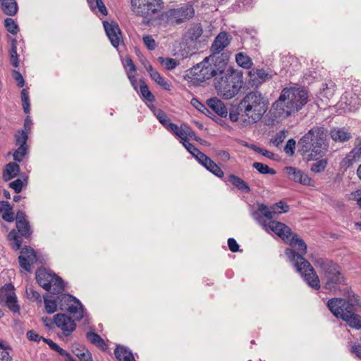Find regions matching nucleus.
<instances>
[{"label":"nucleus","instance_id":"1","mask_svg":"<svg viewBox=\"0 0 361 361\" xmlns=\"http://www.w3.org/2000/svg\"><path fill=\"white\" fill-rule=\"evenodd\" d=\"M267 99L258 91H251L246 94L239 102L238 107L229 113L231 121L239 119L245 125H252L260 121L268 109Z\"/></svg>","mask_w":361,"mask_h":361},{"label":"nucleus","instance_id":"2","mask_svg":"<svg viewBox=\"0 0 361 361\" xmlns=\"http://www.w3.org/2000/svg\"><path fill=\"white\" fill-rule=\"evenodd\" d=\"M308 102L307 92L302 88L286 87L271 107L274 119H286L294 116Z\"/></svg>","mask_w":361,"mask_h":361},{"label":"nucleus","instance_id":"3","mask_svg":"<svg viewBox=\"0 0 361 361\" xmlns=\"http://www.w3.org/2000/svg\"><path fill=\"white\" fill-rule=\"evenodd\" d=\"M287 242H289L293 249L287 248L285 251L286 255L294 264L297 271L301 274L307 283L311 288L319 290L321 287L319 276L313 267L303 257L307 252L306 243L297 235H292Z\"/></svg>","mask_w":361,"mask_h":361},{"label":"nucleus","instance_id":"4","mask_svg":"<svg viewBox=\"0 0 361 361\" xmlns=\"http://www.w3.org/2000/svg\"><path fill=\"white\" fill-rule=\"evenodd\" d=\"M298 152L307 156V160L314 159V156L322 157L328 149L326 133L323 127L314 126L305 134L298 142Z\"/></svg>","mask_w":361,"mask_h":361},{"label":"nucleus","instance_id":"5","mask_svg":"<svg viewBox=\"0 0 361 361\" xmlns=\"http://www.w3.org/2000/svg\"><path fill=\"white\" fill-rule=\"evenodd\" d=\"M214 85L220 97L225 99H230L234 97L242 87V75L228 66L226 63L224 68L216 78Z\"/></svg>","mask_w":361,"mask_h":361},{"label":"nucleus","instance_id":"6","mask_svg":"<svg viewBox=\"0 0 361 361\" xmlns=\"http://www.w3.org/2000/svg\"><path fill=\"white\" fill-rule=\"evenodd\" d=\"M313 263L319 269L326 290L335 293L338 286L345 283L341 268L332 260L318 257L313 259Z\"/></svg>","mask_w":361,"mask_h":361},{"label":"nucleus","instance_id":"7","mask_svg":"<svg viewBox=\"0 0 361 361\" xmlns=\"http://www.w3.org/2000/svg\"><path fill=\"white\" fill-rule=\"evenodd\" d=\"M225 64L224 61H220L217 64L214 56H208L193 66L191 68L190 74L193 80L197 82H204L213 77L216 79L221 73V71L224 68Z\"/></svg>","mask_w":361,"mask_h":361},{"label":"nucleus","instance_id":"8","mask_svg":"<svg viewBox=\"0 0 361 361\" xmlns=\"http://www.w3.org/2000/svg\"><path fill=\"white\" fill-rule=\"evenodd\" d=\"M327 306L336 317L343 320L346 315L351 313V311L356 310V307H358V300L355 297L348 300L333 298L328 301Z\"/></svg>","mask_w":361,"mask_h":361},{"label":"nucleus","instance_id":"9","mask_svg":"<svg viewBox=\"0 0 361 361\" xmlns=\"http://www.w3.org/2000/svg\"><path fill=\"white\" fill-rule=\"evenodd\" d=\"M134 13L145 18H149L164 8L162 0H131Z\"/></svg>","mask_w":361,"mask_h":361},{"label":"nucleus","instance_id":"10","mask_svg":"<svg viewBox=\"0 0 361 361\" xmlns=\"http://www.w3.org/2000/svg\"><path fill=\"white\" fill-rule=\"evenodd\" d=\"M252 216L261 224L266 231L271 230L286 242L290 240V238L293 235L290 227L274 219L268 220L269 222H267V220L263 219L259 212H253Z\"/></svg>","mask_w":361,"mask_h":361},{"label":"nucleus","instance_id":"11","mask_svg":"<svg viewBox=\"0 0 361 361\" xmlns=\"http://www.w3.org/2000/svg\"><path fill=\"white\" fill-rule=\"evenodd\" d=\"M56 298L58 306L61 310L68 311L77 321L84 317L83 307L75 297L69 294H61Z\"/></svg>","mask_w":361,"mask_h":361},{"label":"nucleus","instance_id":"12","mask_svg":"<svg viewBox=\"0 0 361 361\" xmlns=\"http://www.w3.org/2000/svg\"><path fill=\"white\" fill-rule=\"evenodd\" d=\"M288 205L283 201H280L273 204L270 208L264 204L257 205V210L261 216L265 217L267 220H271L276 218L279 214L286 213L288 211Z\"/></svg>","mask_w":361,"mask_h":361},{"label":"nucleus","instance_id":"13","mask_svg":"<svg viewBox=\"0 0 361 361\" xmlns=\"http://www.w3.org/2000/svg\"><path fill=\"white\" fill-rule=\"evenodd\" d=\"M54 324L62 331L64 336H70L76 329L75 321L64 313H58L53 317Z\"/></svg>","mask_w":361,"mask_h":361},{"label":"nucleus","instance_id":"14","mask_svg":"<svg viewBox=\"0 0 361 361\" xmlns=\"http://www.w3.org/2000/svg\"><path fill=\"white\" fill-rule=\"evenodd\" d=\"M361 159V141L356 143L353 149L344 157L340 163L341 168L346 171L355 163L359 161ZM358 177L361 179V164L357 170Z\"/></svg>","mask_w":361,"mask_h":361},{"label":"nucleus","instance_id":"15","mask_svg":"<svg viewBox=\"0 0 361 361\" xmlns=\"http://www.w3.org/2000/svg\"><path fill=\"white\" fill-rule=\"evenodd\" d=\"M18 262L24 270L31 272L32 266L37 262V257L34 250L27 246L23 247L18 257Z\"/></svg>","mask_w":361,"mask_h":361},{"label":"nucleus","instance_id":"16","mask_svg":"<svg viewBox=\"0 0 361 361\" xmlns=\"http://www.w3.org/2000/svg\"><path fill=\"white\" fill-rule=\"evenodd\" d=\"M230 35L226 32H221L214 39L211 47L210 51L212 55L209 56H214L216 58V54H219L224 50L230 43Z\"/></svg>","mask_w":361,"mask_h":361},{"label":"nucleus","instance_id":"17","mask_svg":"<svg viewBox=\"0 0 361 361\" xmlns=\"http://www.w3.org/2000/svg\"><path fill=\"white\" fill-rule=\"evenodd\" d=\"M0 301L13 313H18L20 307L17 303L16 294L12 290H1Z\"/></svg>","mask_w":361,"mask_h":361},{"label":"nucleus","instance_id":"18","mask_svg":"<svg viewBox=\"0 0 361 361\" xmlns=\"http://www.w3.org/2000/svg\"><path fill=\"white\" fill-rule=\"evenodd\" d=\"M284 170L290 180L305 185H312L311 178L302 171L292 166L286 167Z\"/></svg>","mask_w":361,"mask_h":361},{"label":"nucleus","instance_id":"19","mask_svg":"<svg viewBox=\"0 0 361 361\" xmlns=\"http://www.w3.org/2000/svg\"><path fill=\"white\" fill-rule=\"evenodd\" d=\"M104 27L106 35L108 36L111 44L117 47L120 42V36L121 35L120 28L116 23H109L104 22Z\"/></svg>","mask_w":361,"mask_h":361},{"label":"nucleus","instance_id":"20","mask_svg":"<svg viewBox=\"0 0 361 361\" xmlns=\"http://www.w3.org/2000/svg\"><path fill=\"white\" fill-rule=\"evenodd\" d=\"M16 224L18 232L22 236L28 238L31 233V228L26 219V215L23 211H18L16 216Z\"/></svg>","mask_w":361,"mask_h":361},{"label":"nucleus","instance_id":"21","mask_svg":"<svg viewBox=\"0 0 361 361\" xmlns=\"http://www.w3.org/2000/svg\"><path fill=\"white\" fill-rule=\"evenodd\" d=\"M195 11L191 5H184L180 8L171 10V16L174 18L178 23H181L185 20L189 19L194 16Z\"/></svg>","mask_w":361,"mask_h":361},{"label":"nucleus","instance_id":"22","mask_svg":"<svg viewBox=\"0 0 361 361\" xmlns=\"http://www.w3.org/2000/svg\"><path fill=\"white\" fill-rule=\"evenodd\" d=\"M250 80L252 81V85H258L265 82L267 80L270 79V75L264 69L253 68L249 72Z\"/></svg>","mask_w":361,"mask_h":361},{"label":"nucleus","instance_id":"23","mask_svg":"<svg viewBox=\"0 0 361 361\" xmlns=\"http://www.w3.org/2000/svg\"><path fill=\"white\" fill-rule=\"evenodd\" d=\"M207 104L209 109H211L215 114L221 117H226L228 114L227 109L223 102L220 99L216 97L211 98L207 101Z\"/></svg>","mask_w":361,"mask_h":361},{"label":"nucleus","instance_id":"24","mask_svg":"<svg viewBox=\"0 0 361 361\" xmlns=\"http://www.w3.org/2000/svg\"><path fill=\"white\" fill-rule=\"evenodd\" d=\"M50 279H51V274L46 269H39L36 271V280L38 284L46 290H50Z\"/></svg>","mask_w":361,"mask_h":361},{"label":"nucleus","instance_id":"25","mask_svg":"<svg viewBox=\"0 0 361 361\" xmlns=\"http://www.w3.org/2000/svg\"><path fill=\"white\" fill-rule=\"evenodd\" d=\"M200 164L204 166L208 171L214 174L219 178H222L224 175V171L221 168L213 161L209 157L206 156L201 161Z\"/></svg>","mask_w":361,"mask_h":361},{"label":"nucleus","instance_id":"26","mask_svg":"<svg viewBox=\"0 0 361 361\" xmlns=\"http://www.w3.org/2000/svg\"><path fill=\"white\" fill-rule=\"evenodd\" d=\"M13 207L7 201H0V213H2V219L8 222H13L16 219L13 212Z\"/></svg>","mask_w":361,"mask_h":361},{"label":"nucleus","instance_id":"27","mask_svg":"<svg viewBox=\"0 0 361 361\" xmlns=\"http://www.w3.org/2000/svg\"><path fill=\"white\" fill-rule=\"evenodd\" d=\"M20 171L18 164L14 162H10L6 165L3 171V179L8 181L17 176Z\"/></svg>","mask_w":361,"mask_h":361},{"label":"nucleus","instance_id":"28","mask_svg":"<svg viewBox=\"0 0 361 361\" xmlns=\"http://www.w3.org/2000/svg\"><path fill=\"white\" fill-rule=\"evenodd\" d=\"M114 354L119 361H135L131 351L124 346L118 345L114 350Z\"/></svg>","mask_w":361,"mask_h":361},{"label":"nucleus","instance_id":"29","mask_svg":"<svg viewBox=\"0 0 361 361\" xmlns=\"http://www.w3.org/2000/svg\"><path fill=\"white\" fill-rule=\"evenodd\" d=\"M356 312H357V307H356V310H353L351 311V313L346 315L343 319V321L346 322L352 328L361 329V317L356 314Z\"/></svg>","mask_w":361,"mask_h":361},{"label":"nucleus","instance_id":"30","mask_svg":"<svg viewBox=\"0 0 361 361\" xmlns=\"http://www.w3.org/2000/svg\"><path fill=\"white\" fill-rule=\"evenodd\" d=\"M331 137L336 142H343L351 137V135L344 128H334L331 131Z\"/></svg>","mask_w":361,"mask_h":361},{"label":"nucleus","instance_id":"31","mask_svg":"<svg viewBox=\"0 0 361 361\" xmlns=\"http://www.w3.org/2000/svg\"><path fill=\"white\" fill-rule=\"evenodd\" d=\"M86 338L92 344L101 350H105L106 349V345L104 339L99 334L93 331H88L86 333Z\"/></svg>","mask_w":361,"mask_h":361},{"label":"nucleus","instance_id":"32","mask_svg":"<svg viewBox=\"0 0 361 361\" xmlns=\"http://www.w3.org/2000/svg\"><path fill=\"white\" fill-rule=\"evenodd\" d=\"M64 289L63 281L61 278L56 276L55 274H51V279H50V291L54 294H58L63 291Z\"/></svg>","mask_w":361,"mask_h":361},{"label":"nucleus","instance_id":"33","mask_svg":"<svg viewBox=\"0 0 361 361\" xmlns=\"http://www.w3.org/2000/svg\"><path fill=\"white\" fill-rule=\"evenodd\" d=\"M1 8L8 16H14L18 11V5L15 0H1Z\"/></svg>","mask_w":361,"mask_h":361},{"label":"nucleus","instance_id":"34","mask_svg":"<svg viewBox=\"0 0 361 361\" xmlns=\"http://www.w3.org/2000/svg\"><path fill=\"white\" fill-rule=\"evenodd\" d=\"M228 180L238 190L247 193L250 191L249 185L242 178L235 175H230Z\"/></svg>","mask_w":361,"mask_h":361},{"label":"nucleus","instance_id":"35","mask_svg":"<svg viewBox=\"0 0 361 361\" xmlns=\"http://www.w3.org/2000/svg\"><path fill=\"white\" fill-rule=\"evenodd\" d=\"M183 145L186 148V149L194 157L195 159L200 163V161L207 156L202 152H200L197 148L195 147L192 143H190L188 140L185 141V142H183Z\"/></svg>","mask_w":361,"mask_h":361},{"label":"nucleus","instance_id":"36","mask_svg":"<svg viewBox=\"0 0 361 361\" xmlns=\"http://www.w3.org/2000/svg\"><path fill=\"white\" fill-rule=\"evenodd\" d=\"M191 104L197 109L198 111L202 112L203 114L207 116L209 118L214 119L216 116L212 112L207 106L202 104L197 99L192 98L191 99Z\"/></svg>","mask_w":361,"mask_h":361},{"label":"nucleus","instance_id":"37","mask_svg":"<svg viewBox=\"0 0 361 361\" xmlns=\"http://www.w3.org/2000/svg\"><path fill=\"white\" fill-rule=\"evenodd\" d=\"M28 139V133L23 130H18L15 135L16 145L18 147L28 148L27 141Z\"/></svg>","mask_w":361,"mask_h":361},{"label":"nucleus","instance_id":"38","mask_svg":"<svg viewBox=\"0 0 361 361\" xmlns=\"http://www.w3.org/2000/svg\"><path fill=\"white\" fill-rule=\"evenodd\" d=\"M8 239L11 241V246L13 250H17L20 249L22 241L15 230H12L9 232Z\"/></svg>","mask_w":361,"mask_h":361},{"label":"nucleus","instance_id":"39","mask_svg":"<svg viewBox=\"0 0 361 361\" xmlns=\"http://www.w3.org/2000/svg\"><path fill=\"white\" fill-rule=\"evenodd\" d=\"M235 61L240 66L245 68H250L252 64L251 59L243 53L237 54Z\"/></svg>","mask_w":361,"mask_h":361},{"label":"nucleus","instance_id":"40","mask_svg":"<svg viewBox=\"0 0 361 361\" xmlns=\"http://www.w3.org/2000/svg\"><path fill=\"white\" fill-rule=\"evenodd\" d=\"M187 34L191 40H197L202 34V28L200 24L192 25L188 29Z\"/></svg>","mask_w":361,"mask_h":361},{"label":"nucleus","instance_id":"41","mask_svg":"<svg viewBox=\"0 0 361 361\" xmlns=\"http://www.w3.org/2000/svg\"><path fill=\"white\" fill-rule=\"evenodd\" d=\"M44 303L46 312L48 314H53L57 310L58 302L56 299H49L47 296L44 297Z\"/></svg>","mask_w":361,"mask_h":361},{"label":"nucleus","instance_id":"42","mask_svg":"<svg viewBox=\"0 0 361 361\" xmlns=\"http://www.w3.org/2000/svg\"><path fill=\"white\" fill-rule=\"evenodd\" d=\"M334 85L332 82H330V85L328 84H322V87L321 88L320 95L322 97L326 98L329 99L334 94Z\"/></svg>","mask_w":361,"mask_h":361},{"label":"nucleus","instance_id":"43","mask_svg":"<svg viewBox=\"0 0 361 361\" xmlns=\"http://www.w3.org/2000/svg\"><path fill=\"white\" fill-rule=\"evenodd\" d=\"M140 92H141L142 97L147 101L151 102H153L154 100V96L149 91L147 84L145 82H143V81H140Z\"/></svg>","mask_w":361,"mask_h":361},{"label":"nucleus","instance_id":"44","mask_svg":"<svg viewBox=\"0 0 361 361\" xmlns=\"http://www.w3.org/2000/svg\"><path fill=\"white\" fill-rule=\"evenodd\" d=\"M252 166L262 174L273 175L276 173V171L273 169H271L267 165H265L260 162H255Z\"/></svg>","mask_w":361,"mask_h":361},{"label":"nucleus","instance_id":"45","mask_svg":"<svg viewBox=\"0 0 361 361\" xmlns=\"http://www.w3.org/2000/svg\"><path fill=\"white\" fill-rule=\"evenodd\" d=\"M158 60L168 70H172L179 64L176 60L171 58L159 57Z\"/></svg>","mask_w":361,"mask_h":361},{"label":"nucleus","instance_id":"46","mask_svg":"<svg viewBox=\"0 0 361 361\" xmlns=\"http://www.w3.org/2000/svg\"><path fill=\"white\" fill-rule=\"evenodd\" d=\"M150 77L153 80H154L164 89H169V83L164 80V78L162 76H161V75L157 71L155 72H152V73H151Z\"/></svg>","mask_w":361,"mask_h":361},{"label":"nucleus","instance_id":"47","mask_svg":"<svg viewBox=\"0 0 361 361\" xmlns=\"http://www.w3.org/2000/svg\"><path fill=\"white\" fill-rule=\"evenodd\" d=\"M9 348L8 345H4L2 341L0 342V361H13L12 357L7 351Z\"/></svg>","mask_w":361,"mask_h":361},{"label":"nucleus","instance_id":"48","mask_svg":"<svg viewBox=\"0 0 361 361\" xmlns=\"http://www.w3.org/2000/svg\"><path fill=\"white\" fill-rule=\"evenodd\" d=\"M9 348L8 345H4L2 341L0 342V361H13L12 357L7 351Z\"/></svg>","mask_w":361,"mask_h":361},{"label":"nucleus","instance_id":"49","mask_svg":"<svg viewBox=\"0 0 361 361\" xmlns=\"http://www.w3.org/2000/svg\"><path fill=\"white\" fill-rule=\"evenodd\" d=\"M5 27L7 31L13 35L17 34L18 31V26L12 18H8L5 20Z\"/></svg>","mask_w":361,"mask_h":361},{"label":"nucleus","instance_id":"50","mask_svg":"<svg viewBox=\"0 0 361 361\" xmlns=\"http://www.w3.org/2000/svg\"><path fill=\"white\" fill-rule=\"evenodd\" d=\"M327 161L325 159H320L311 166V171L314 173H320L324 171L326 166Z\"/></svg>","mask_w":361,"mask_h":361},{"label":"nucleus","instance_id":"51","mask_svg":"<svg viewBox=\"0 0 361 361\" xmlns=\"http://www.w3.org/2000/svg\"><path fill=\"white\" fill-rule=\"evenodd\" d=\"M27 149L26 147H18L13 153V159L16 161L20 162L27 154Z\"/></svg>","mask_w":361,"mask_h":361},{"label":"nucleus","instance_id":"52","mask_svg":"<svg viewBox=\"0 0 361 361\" xmlns=\"http://www.w3.org/2000/svg\"><path fill=\"white\" fill-rule=\"evenodd\" d=\"M16 40H13L11 45V61L12 65L14 67L18 66V54H17V48L16 45Z\"/></svg>","mask_w":361,"mask_h":361},{"label":"nucleus","instance_id":"53","mask_svg":"<svg viewBox=\"0 0 361 361\" xmlns=\"http://www.w3.org/2000/svg\"><path fill=\"white\" fill-rule=\"evenodd\" d=\"M26 294L29 300L42 302L40 294L32 288H27Z\"/></svg>","mask_w":361,"mask_h":361},{"label":"nucleus","instance_id":"54","mask_svg":"<svg viewBox=\"0 0 361 361\" xmlns=\"http://www.w3.org/2000/svg\"><path fill=\"white\" fill-rule=\"evenodd\" d=\"M286 137V131L281 130L277 133L274 137L271 139L270 142L274 144L275 146H279L281 143L283 142Z\"/></svg>","mask_w":361,"mask_h":361},{"label":"nucleus","instance_id":"55","mask_svg":"<svg viewBox=\"0 0 361 361\" xmlns=\"http://www.w3.org/2000/svg\"><path fill=\"white\" fill-rule=\"evenodd\" d=\"M142 39L145 45L148 49L154 50L157 47V43L152 36L145 35L143 36Z\"/></svg>","mask_w":361,"mask_h":361},{"label":"nucleus","instance_id":"56","mask_svg":"<svg viewBox=\"0 0 361 361\" xmlns=\"http://www.w3.org/2000/svg\"><path fill=\"white\" fill-rule=\"evenodd\" d=\"M296 142L294 139H289L284 147V151L286 154L293 155L295 153Z\"/></svg>","mask_w":361,"mask_h":361},{"label":"nucleus","instance_id":"57","mask_svg":"<svg viewBox=\"0 0 361 361\" xmlns=\"http://www.w3.org/2000/svg\"><path fill=\"white\" fill-rule=\"evenodd\" d=\"M126 64L127 66L129 67V71L128 72V75L133 85H134V76L132 75L133 73L135 71V66L133 62V61L130 59H126Z\"/></svg>","mask_w":361,"mask_h":361},{"label":"nucleus","instance_id":"58","mask_svg":"<svg viewBox=\"0 0 361 361\" xmlns=\"http://www.w3.org/2000/svg\"><path fill=\"white\" fill-rule=\"evenodd\" d=\"M252 148L253 149V150L269 159H274V154L271 152H269L267 149H262V148H260L259 147H257L255 145H253L252 147Z\"/></svg>","mask_w":361,"mask_h":361},{"label":"nucleus","instance_id":"59","mask_svg":"<svg viewBox=\"0 0 361 361\" xmlns=\"http://www.w3.org/2000/svg\"><path fill=\"white\" fill-rule=\"evenodd\" d=\"M23 182L21 179H16L9 183V187L15 190L16 193H19L22 190Z\"/></svg>","mask_w":361,"mask_h":361},{"label":"nucleus","instance_id":"60","mask_svg":"<svg viewBox=\"0 0 361 361\" xmlns=\"http://www.w3.org/2000/svg\"><path fill=\"white\" fill-rule=\"evenodd\" d=\"M157 118L159 120V121L166 128L170 123V121L168 118L166 114L162 111H159L157 114Z\"/></svg>","mask_w":361,"mask_h":361},{"label":"nucleus","instance_id":"61","mask_svg":"<svg viewBox=\"0 0 361 361\" xmlns=\"http://www.w3.org/2000/svg\"><path fill=\"white\" fill-rule=\"evenodd\" d=\"M82 348H86L84 345L79 343H74L72 345V352L78 358L84 354Z\"/></svg>","mask_w":361,"mask_h":361},{"label":"nucleus","instance_id":"62","mask_svg":"<svg viewBox=\"0 0 361 361\" xmlns=\"http://www.w3.org/2000/svg\"><path fill=\"white\" fill-rule=\"evenodd\" d=\"M185 128H187V125L182 124L180 130L176 134V136L179 137L182 140V142H185V141L188 140L187 139V132Z\"/></svg>","mask_w":361,"mask_h":361},{"label":"nucleus","instance_id":"63","mask_svg":"<svg viewBox=\"0 0 361 361\" xmlns=\"http://www.w3.org/2000/svg\"><path fill=\"white\" fill-rule=\"evenodd\" d=\"M13 78L16 80V81L18 82V87H23L25 85V81L23 78V75L21 73L17 71H13L12 73Z\"/></svg>","mask_w":361,"mask_h":361},{"label":"nucleus","instance_id":"64","mask_svg":"<svg viewBox=\"0 0 361 361\" xmlns=\"http://www.w3.org/2000/svg\"><path fill=\"white\" fill-rule=\"evenodd\" d=\"M27 337L29 340L33 341L35 342H39L40 340L43 341V337L40 336L38 334H37L35 331L30 330L27 332Z\"/></svg>","mask_w":361,"mask_h":361}]
</instances>
